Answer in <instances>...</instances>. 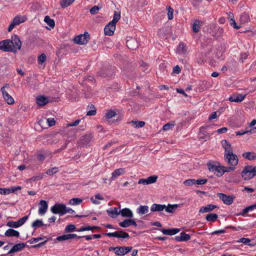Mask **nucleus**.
<instances>
[{
	"instance_id": "obj_51",
	"label": "nucleus",
	"mask_w": 256,
	"mask_h": 256,
	"mask_svg": "<svg viewBox=\"0 0 256 256\" xmlns=\"http://www.w3.org/2000/svg\"><path fill=\"white\" fill-rule=\"evenodd\" d=\"M182 242L188 241L190 240V236L188 234H187L184 232H182L180 234Z\"/></svg>"
},
{
	"instance_id": "obj_9",
	"label": "nucleus",
	"mask_w": 256,
	"mask_h": 256,
	"mask_svg": "<svg viewBox=\"0 0 256 256\" xmlns=\"http://www.w3.org/2000/svg\"><path fill=\"white\" fill-rule=\"evenodd\" d=\"M208 169L218 176H221L224 174L223 166L209 164Z\"/></svg>"
},
{
	"instance_id": "obj_18",
	"label": "nucleus",
	"mask_w": 256,
	"mask_h": 256,
	"mask_svg": "<svg viewBox=\"0 0 256 256\" xmlns=\"http://www.w3.org/2000/svg\"><path fill=\"white\" fill-rule=\"evenodd\" d=\"M10 41L12 42V48L13 47H15L18 50H20L21 48L22 42L18 38V37L16 35H14L12 37V40Z\"/></svg>"
},
{
	"instance_id": "obj_57",
	"label": "nucleus",
	"mask_w": 256,
	"mask_h": 256,
	"mask_svg": "<svg viewBox=\"0 0 256 256\" xmlns=\"http://www.w3.org/2000/svg\"><path fill=\"white\" fill-rule=\"evenodd\" d=\"M100 9V8L98 6H95L90 10V12L92 14H95L98 12Z\"/></svg>"
},
{
	"instance_id": "obj_43",
	"label": "nucleus",
	"mask_w": 256,
	"mask_h": 256,
	"mask_svg": "<svg viewBox=\"0 0 256 256\" xmlns=\"http://www.w3.org/2000/svg\"><path fill=\"white\" fill-rule=\"evenodd\" d=\"M200 22L198 20H196L193 24L192 30L194 32H198L200 30Z\"/></svg>"
},
{
	"instance_id": "obj_34",
	"label": "nucleus",
	"mask_w": 256,
	"mask_h": 256,
	"mask_svg": "<svg viewBox=\"0 0 256 256\" xmlns=\"http://www.w3.org/2000/svg\"><path fill=\"white\" fill-rule=\"evenodd\" d=\"M178 207V205L176 204H168L167 206H166L164 208L166 212H167L172 213L174 210Z\"/></svg>"
},
{
	"instance_id": "obj_8",
	"label": "nucleus",
	"mask_w": 256,
	"mask_h": 256,
	"mask_svg": "<svg viewBox=\"0 0 256 256\" xmlns=\"http://www.w3.org/2000/svg\"><path fill=\"white\" fill-rule=\"evenodd\" d=\"M0 50L4 52H12L14 50L12 48V42L10 40H6L0 42Z\"/></svg>"
},
{
	"instance_id": "obj_15",
	"label": "nucleus",
	"mask_w": 256,
	"mask_h": 256,
	"mask_svg": "<svg viewBox=\"0 0 256 256\" xmlns=\"http://www.w3.org/2000/svg\"><path fill=\"white\" fill-rule=\"evenodd\" d=\"M116 29V25L110 22L104 28V31L106 34L112 36Z\"/></svg>"
},
{
	"instance_id": "obj_21",
	"label": "nucleus",
	"mask_w": 256,
	"mask_h": 256,
	"mask_svg": "<svg viewBox=\"0 0 256 256\" xmlns=\"http://www.w3.org/2000/svg\"><path fill=\"white\" fill-rule=\"evenodd\" d=\"M136 212L140 216L147 214L149 211V208L148 206L140 205L136 208Z\"/></svg>"
},
{
	"instance_id": "obj_5",
	"label": "nucleus",
	"mask_w": 256,
	"mask_h": 256,
	"mask_svg": "<svg viewBox=\"0 0 256 256\" xmlns=\"http://www.w3.org/2000/svg\"><path fill=\"white\" fill-rule=\"evenodd\" d=\"M224 160L230 166H236L238 162V159L237 156L234 153L224 155Z\"/></svg>"
},
{
	"instance_id": "obj_32",
	"label": "nucleus",
	"mask_w": 256,
	"mask_h": 256,
	"mask_svg": "<svg viewBox=\"0 0 256 256\" xmlns=\"http://www.w3.org/2000/svg\"><path fill=\"white\" fill-rule=\"evenodd\" d=\"M120 18V13L119 12L115 11L114 12V17L112 20L110 22L114 25Z\"/></svg>"
},
{
	"instance_id": "obj_48",
	"label": "nucleus",
	"mask_w": 256,
	"mask_h": 256,
	"mask_svg": "<svg viewBox=\"0 0 256 256\" xmlns=\"http://www.w3.org/2000/svg\"><path fill=\"white\" fill-rule=\"evenodd\" d=\"M58 171V169L56 167H54L52 168L48 169L46 172V174L50 176H52Z\"/></svg>"
},
{
	"instance_id": "obj_55",
	"label": "nucleus",
	"mask_w": 256,
	"mask_h": 256,
	"mask_svg": "<svg viewBox=\"0 0 256 256\" xmlns=\"http://www.w3.org/2000/svg\"><path fill=\"white\" fill-rule=\"evenodd\" d=\"M44 176V173H40V174H38L37 175L32 178V180L34 181L40 180H42Z\"/></svg>"
},
{
	"instance_id": "obj_17",
	"label": "nucleus",
	"mask_w": 256,
	"mask_h": 256,
	"mask_svg": "<svg viewBox=\"0 0 256 256\" xmlns=\"http://www.w3.org/2000/svg\"><path fill=\"white\" fill-rule=\"evenodd\" d=\"M25 247V244L24 243H19L15 244L8 251V254H12L21 251Z\"/></svg>"
},
{
	"instance_id": "obj_37",
	"label": "nucleus",
	"mask_w": 256,
	"mask_h": 256,
	"mask_svg": "<svg viewBox=\"0 0 256 256\" xmlns=\"http://www.w3.org/2000/svg\"><path fill=\"white\" fill-rule=\"evenodd\" d=\"M74 0H62L60 2V6L63 8H66L70 6Z\"/></svg>"
},
{
	"instance_id": "obj_59",
	"label": "nucleus",
	"mask_w": 256,
	"mask_h": 256,
	"mask_svg": "<svg viewBox=\"0 0 256 256\" xmlns=\"http://www.w3.org/2000/svg\"><path fill=\"white\" fill-rule=\"evenodd\" d=\"M207 179L195 180V184L202 185L206 183Z\"/></svg>"
},
{
	"instance_id": "obj_2",
	"label": "nucleus",
	"mask_w": 256,
	"mask_h": 256,
	"mask_svg": "<svg viewBox=\"0 0 256 256\" xmlns=\"http://www.w3.org/2000/svg\"><path fill=\"white\" fill-rule=\"evenodd\" d=\"M10 88V85L8 84H6L4 86L0 88V92H2V96L5 102L8 104H12L14 103V98L8 94L6 89Z\"/></svg>"
},
{
	"instance_id": "obj_25",
	"label": "nucleus",
	"mask_w": 256,
	"mask_h": 256,
	"mask_svg": "<svg viewBox=\"0 0 256 256\" xmlns=\"http://www.w3.org/2000/svg\"><path fill=\"white\" fill-rule=\"evenodd\" d=\"M36 103L38 105L44 106L48 102V98L44 96H39L36 98Z\"/></svg>"
},
{
	"instance_id": "obj_3",
	"label": "nucleus",
	"mask_w": 256,
	"mask_h": 256,
	"mask_svg": "<svg viewBox=\"0 0 256 256\" xmlns=\"http://www.w3.org/2000/svg\"><path fill=\"white\" fill-rule=\"evenodd\" d=\"M26 20V18L25 16H15L8 28V32H11L16 26L24 22Z\"/></svg>"
},
{
	"instance_id": "obj_1",
	"label": "nucleus",
	"mask_w": 256,
	"mask_h": 256,
	"mask_svg": "<svg viewBox=\"0 0 256 256\" xmlns=\"http://www.w3.org/2000/svg\"><path fill=\"white\" fill-rule=\"evenodd\" d=\"M241 176L243 180H248L256 176V171L252 166H246L242 170Z\"/></svg>"
},
{
	"instance_id": "obj_6",
	"label": "nucleus",
	"mask_w": 256,
	"mask_h": 256,
	"mask_svg": "<svg viewBox=\"0 0 256 256\" xmlns=\"http://www.w3.org/2000/svg\"><path fill=\"white\" fill-rule=\"evenodd\" d=\"M90 38V35L88 32H85L84 34H80L76 36L74 41L76 44H86Z\"/></svg>"
},
{
	"instance_id": "obj_33",
	"label": "nucleus",
	"mask_w": 256,
	"mask_h": 256,
	"mask_svg": "<svg viewBox=\"0 0 256 256\" xmlns=\"http://www.w3.org/2000/svg\"><path fill=\"white\" fill-rule=\"evenodd\" d=\"M100 228L97 226H82L80 228L76 230L78 232H81L86 230H92L94 229H98Z\"/></svg>"
},
{
	"instance_id": "obj_60",
	"label": "nucleus",
	"mask_w": 256,
	"mask_h": 256,
	"mask_svg": "<svg viewBox=\"0 0 256 256\" xmlns=\"http://www.w3.org/2000/svg\"><path fill=\"white\" fill-rule=\"evenodd\" d=\"M92 110H89L87 112L86 115L87 116H94L96 114V109L94 106L92 105Z\"/></svg>"
},
{
	"instance_id": "obj_11",
	"label": "nucleus",
	"mask_w": 256,
	"mask_h": 256,
	"mask_svg": "<svg viewBox=\"0 0 256 256\" xmlns=\"http://www.w3.org/2000/svg\"><path fill=\"white\" fill-rule=\"evenodd\" d=\"M218 196L219 198L227 205L231 204L233 202L234 197L232 196H228L222 193H218Z\"/></svg>"
},
{
	"instance_id": "obj_7",
	"label": "nucleus",
	"mask_w": 256,
	"mask_h": 256,
	"mask_svg": "<svg viewBox=\"0 0 256 256\" xmlns=\"http://www.w3.org/2000/svg\"><path fill=\"white\" fill-rule=\"evenodd\" d=\"M28 218V216H26L19 219L17 222L8 221L6 223V226L10 228H18L24 224Z\"/></svg>"
},
{
	"instance_id": "obj_4",
	"label": "nucleus",
	"mask_w": 256,
	"mask_h": 256,
	"mask_svg": "<svg viewBox=\"0 0 256 256\" xmlns=\"http://www.w3.org/2000/svg\"><path fill=\"white\" fill-rule=\"evenodd\" d=\"M66 206L62 204H56L51 207L50 210L54 214H59L62 216L65 214Z\"/></svg>"
},
{
	"instance_id": "obj_61",
	"label": "nucleus",
	"mask_w": 256,
	"mask_h": 256,
	"mask_svg": "<svg viewBox=\"0 0 256 256\" xmlns=\"http://www.w3.org/2000/svg\"><path fill=\"white\" fill-rule=\"evenodd\" d=\"M174 126V124L168 123L163 126L162 130H168L172 128Z\"/></svg>"
},
{
	"instance_id": "obj_31",
	"label": "nucleus",
	"mask_w": 256,
	"mask_h": 256,
	"mask_svg": "<svg viewBox=\"0 0 256 256\" xmlns=\"http://www.w3.org/2000/svg\"><path fill=\"white\" fill-rule=\"evenodd\" d=\"M131 125L135 128H140L143 127L145 122L142 121H134L132 120L130 122Z\"/></svg>"
},
{
	"instance_id": "obj_44",
	"label": "nucleus",
	"mask_w": 256,
	"mask_h": 256,
	"mask_svg": "<svg viewBox=\"0 0 256 256\" xmlns=\"http://www.w3.org/2000/svg\"><path fill=\"white\" fill-rule=\"evenodd\" d=\"M130 220L131 219L125 220L123 222H120L119 225L122 228H128L130 226Z\"/></svg>"
},
{
	"instance_id": "obj_35",
	"label": "nucleus",
	"mask_w": 256,
	"mask_h": 256,
	"mask_svg": "<svg viewBox=\"0 0 256 256\" xmlns=\"http://www.w3.org/2000/svg\"><path fill=\"white\" fill-rule=\"evenodd\" d=\"M255 207H256V205H252V206H248V207L246 208H245L243 209L242 212L238 214H236V216H240V215L244 216L245 214L248 212H249L252 210Z\"/></svg>"
},
{
	"instance_id": "obj_28",
	"label": "nucleus",
	"mask_w": 256,
	"mask_h": 256,
	"mask_svg": "<svg viewBox=\"0 0 256 256\" xmlns=\"http://www.w3.org/2000/svg\"><path fill=\"white\" fill-rule=\"evenodd\" d=\"M43 226H49L50 225L44 224L41 220H36L32 224V227L34 229L40 228Z\"/></svg>"
},
{
	"instance_id": "obj_42",
	"label": "nucleus",
	"mask_w": 256,
	"mask_h": 256,
	"mask_svg": "<svg viewBox=\"0 0 256 256\" xmlns=\"http://www.w3.org/2000/svg\"><path fill=\"white\" fill-rule=\"evenodd\" d=\"M76 226L72 224L68 225L64 229V231L66 233L76 231Z\"/></svg>"
},
{
	"instance_id": "obj_16",
	"label": "nucleus",
	"mask_w": 256,
	"mask_h": 256,
	"mask_svg": "<svg viewBox=\"0 0 256 256\" xmlns=\"http://www.w3.org/2000/svg\"><path fill=\"white\" fill-rule=\"evenodd\" d=\"M245 96V95L242 94H232L229 98L228 100L231 102H240L244 100Z\"/></svg>"
},
{
	"instance_id": "obj_49",
	"label": "nucleus",
	"mask_w": 256,
	"mask_h": 256,
	"mask_svg": "<svg viewBox=\"0 0 256 256\" xmlns=\"http://www.w3.org/2000/svg\"><path fill=\"white\" fill-rule=\"evenodd\" d=\"M46 56L44 54H41L38 58V64H42L46 60Z\"/></svg>"
},
{
	"instance_id": "obj_36",
	"label": "nucleus",
	"mask_w": 256,
	"mask_h": 256,
	"mask_svg": "<svg viewBox=\"0 0 256 256\" xmlns=\"http://www.w3.org/2000/svg\"><path fill=\"white\" fill-rule=\"evenodd\" d=\"M44 21L51 28H54L55 26V22L54 20L51 19L50 16H46L44 18Z\"/></svg>"
},
{
	"instance_id": "obj_38",
	"label": "nucleus",
	"mask_w": 256,
	"mask_h": 256,
	"mask_svg": "<svg viewBox=\"0 0 256 256\" xmlns=\"http://www.w3.org/2000/svg\"><path fill=\"white\" fill-rule=\"evenodd\" d=\"M218 217V216L216 214L212 213V214H208L206 216V218L208 222H214L216 220Z\"/></svg>"
},
{
	"instance_id": "obj_24",
	"label": "nucleus",
	"mask_w": 256,
	"mask_h": 256,
	"mask_svg": "<svg viewBox=\"0 0 256 256\" xmlns=\"http://www.w3.org/2000/svg\"><path fill=\"white\" fill-rule=\"evenodd\" d=\"M217 208L216 206L214 204H208L204 206H202L199 212L201 213L208 212L212 211L213 210Z\"/></svg>"
},
{
	"instance_id": "obj_50",
	"label": "nucleus",
	"mask_w": 256,
	"mask_h": 256,
	"mask_svg": "<svg viewBox=\"0 0 256 256\" xmlns=\"http://www.w3.org/2000/svg\"><path fill=\"white\" fill-rule=\"evenodd\" d=\"M116 116V113L115 112L112 110H109L107 112L106 114V117L107 119H110Z\"/></svg>"
},
{
	"instance_id": "obj_46",
	"label": "nucleus",
	"mask_w": 256,
	"mask_h": 256,
	"mask_svg": "<svg viewBox=\"0 0 256 256\" xmlns=\"http://www.w3.org/2000/svg\"><path fill=\"white\" fill-rule=\"evenodd\" d=\"M46 238H47L46 236H40L36 238H32L28 241V242H30V244H32L35 242H38L40 240H44V241Z\"/></svg>"
},
{
	"instance_id": "obj_39",
	"label": "nucleus",
	"mask_w": 256,
	"mask_h": 256,
	"mask_svg": "<svg viewBox=\"0 0 256 256\" xmlns=\"http://www.w3.org/2000/svg\"><path fill=\"white\" fill-rule=\"evenodd\" d=\"M82 202V200L78 198H74L70 200V204L71 205H79Z\"/></svg>"
},
{
	"instance_id": "obj_40",
	"label": "nucleus",
	"mask_w": 256,
	"mask_h": 256,
	"mask_svg": "<svg viewBox=\"0 0 256 256\" xmlns=\"http://www.w3.org/2000/svg\"><path fill=\"white\" fill-rule=\"evenodd\" d=\"M250 16L249 15L246 13H243L241 14L240 17V20L242 23H246L248 22L250 20Z\"/></svg>"
},
{
	"instance_id": "obj_56",
	"label": "nucleus",
	"mask_w": 256,
	"mask_h": 256,
	"mask_svg": "<svg viewBox=\"0 0 256 256\" xmlns=\"http://www.w3.org/2000/svg\"><path fill=\"white\" fill-rule=\"evenodd\" d=\"M194 179H188L184 181V184L187 186H190L195 184Z\"/></svg>"
},
{
	"instance_id": "obj_20",
	"label": "nucleus",
	"mask_w": 256,
	"mask_h": 256,
	"mask_svg": "<svg viewBox=\"0 0 256 256\" xmlns=\"http://www.w3.org/2000/svg\"><path fill=\"white\" fill-rule=\"evenodd\" d=\"M126 172L124 168H120L116 169L112 174V177L110 178V182L116 179L117 177L124 174Z\"/></svg>"
},
{
	"instance_id": "obj_58",
	"label": "nucleus",
	"mask_w": 256,
	"mask_h": 256,
	"mask_svg": "<svg viewBox=\"0 0 256 256\" xmlns=\"http://www.w3.org/2000/svg\"><path fill=\"white\" fill-rule=\"evenodd\" d=\"M10 190H9V188H0V194L4 195H8L10 194Z\"/></svg>"
},
{
	"instance_id": "obj_13",
	"label": "nucleus",
	"mask_w": 256,
	"mask_h": 256,
	"mask_svg": "<svg viewBox=\"0 0 256 256\" xmlns=\"http://www.w3.org/2000/svg\"><path fill=\"white\" fill-rule=\"evenodd\" d=\"M38 214L40 215H44L48 208V204L46 201L41 200L39 202Z\"/></svg>"
},
{
	"instance_id": "obj_52",
	"label": "nucleus",
	"mask_w": 256,
	"mask_h": 256,
	"mask_svg": "<svg viewBox=\"0 0 256 256\" xmlns=\"http://www.w3.org/2000/svg\"><path fill=\"white\" fill-rule=\"evenodd\" d=\"M223 171L224 172V173L226 172H233L236 169V166H223Z\"/></svg>"
},
{
	"instance_id": "obj_54",
	"label": "nucleus",
	"mask_w": 256,
	"mask_h": 256,
	"mask_svg": "<svg viewBox=\"0 0 256 256\" xmlns=\"http://www.w3.org/2000/svg\"><path fill=\"white\" fill-rule=\"evenodd\" d=\"M157 179H158V176H152L148 177L147 178V180L148 181V184L154 183L156 181Z\"/></svg>"
},
{
	"instance_id": "obj_64",
	"label": "nucleus",
	"mask_w": 256,
	"mask_h": 256,
	"mask_svg": "<svg viewBox=\"0 0 256 256\" xmlns=\"http://www.w3.org/2000/svg\"><path fill=\"white\" fill-rule=\"evenodd\" d=\"M230 24L231 26H233L234 28L239 29L240 26H237L236 22L234 19L231 18L230 22Z\"/></svg>"
},
{
	"instance_id": "obj_10",
	"label": "nucleus",
	"mask_w": 256,
	"mask_h": 256,
	"mask_svg": "<svg viewBox=\"0 0 256 256\" xmlns=\"http://www.w3.org/2000/svg\"><path fill=\"white\" fill-rule=\"evenodd\" d=\"M105 234L108 237H116L118 238H126L130 237L129 234L122 230L115 232H114L106 233Z\"/></svg>"
},
{
	"instance_id": "obj_29",
	"label": "nucleus",
	"mask_w": 256,
	"mask_h": 256,
	"mask_svg": "<svg viewBox=\"0 0 256 256\" xmlns=\"http://www.w3.org/2000/svg\"><path fill=\"white\" fill-rule=\"evenodd\" d=\"M242 156L246 159L250 160H256V154L254 152H244Z\"/></svg>"
},
{
	"instance_id": "obj_62",
	"label": "nucleus",
	"mask_w": 256,
	"mask_h": 256,
	"mask_svg": "<svg viewBox=\"0 0 256 256\" xmlns=\"http://www.w3.org/2000/svg\"><path fill=\"white\" fill-rule=\"evenodd\" d=\"M22 189L21 186H14L9 188V190H10V193H14L16 192L18 190H20Z\"/></svg>"
},
{
	"instance_id": "obj_22",
	"label": "nucleus",
	"mask_w": 256,
	"mask_h": 256,
	"mask_svg": "<svg viewBox=\"0 0 256 256\" xmlns=\"http://www.w3.org/2000/svg\"><path fill=\"white\" fill-rule=\"evenodd\" d=\"M107 212L110 217L114 218L119 215L120 212L118 208L114 207L107 210Z\"/></svg>"
},
{
	"instance_id": "obj_47",
	"label": "nucleus",
	"mask_w": 256,
	"mask_h": 256,
	"mask_svg": "<svg viewBox=\"0 0 256 256\" xmlns=\"http://www.w3.org/2000/svg\"><path fill=\"white\" fill-rule=\"evenodd\" d=\"M166 10H168V20H172L173 18V8H172L170 6H167Z\"/></svg>"
},
{
	"instance_id": "obj_53",
	"label": "nucleus",
	"mask_w": 256,
	"mask_h": 256,
	"mask_svg": "<svg viewBox=\"0 0 256 256\" xmlns=\"http://www.w3.org/2000/svg\"><path fill=\"white\" fill-rule=\"evenodd\" d=\"M253 130H240V131H238L236 132V136H242L246 134H252V131Z\"/></svg>"
},
{
	"instance_id": "obj_14",
	"label": "nucleus",
	"mask_w": 256,
	"mask_h": 256,
	"mask_svg": "<svg viewBox=\"0 0 256 256\" xmlns=\"http://www.w3.org/2000/svg\"><path fill=\"white\" fill-rule=\"evenodd\" d=\"M222 145L224 149V154L227 155L233 153L231 144L228 142L226 140H222Z\"/></svg>"
},
{
	"instance_id": "obj_23",
	"label": "nucleus",
	"mask_w": 256,
	"mask_h": 256,
	"mask_svg": "<svg viewBox=\"0 0 256 256\" xmlns=\"http://www.w3.org/2000/svg\"><path fill=\"white\" fill-rule=\"evenodd\" d=\"M166 208L165 204H154L150 207V210L152 212H162Z\"/></svg>"
},
{
	"instance_id": "obj_12",
	"label": "nucleus",
	"mask_w": 256,
	"mask_h": 256,
	"mask_svg": "<svg viewBox=\"0 0 256 256\" xmlns=\"http://www.w3.org/2000/svg\"><path fill=\"white\" fill-rule=\"evenodd\" d=\"M116 254L118 256H124L130 252L132 249V246H116Z\"/></svg>"
},
{
	"instance_id": "obj_19",
	"label": "nucleus",
	"mask_w": 256,
	"mask_h": 256,
	"mask_svg": "<svg viewBox=\"0 0 256 256\" xmlns=\"http://www.w3.org/2000/svg\"><path fill=\"white\" fill-rule=\"evenodd\" d=\"M160 231L164 234L173 236L178 233L180 231V229L178 228H172L168 229L163 228L160 230Z\"/></svg>"
},
{
	"instance_id": "obj_45",
	"label": "nucleus",
	"mask_w": 256,
	"mask_h": 256,
	"mask_svg": "<svg viewBox=\"0 0 256 256\" xmlns=\"http://www.w3.org/2000/svg\"><path fill=\"white\" fill-rule=\"evenodd\" d=\"M178 50L180 53L186 54V46L183 43H180L178 46Z\"/></svg>"
},
{
	"instance_id": "obj_27",
	"label": "nucleus",
	"mask_w": 256,
	"mask_h": 256,
	"mask_svg": "<svg viewBox=\"0 0 256 256\" xmlns=\"http://www.w3.org/2000/svg\"><path fill=\"white\" fill-rule=\"evenodd\" d=\"M120 214L122 217L132 218L133 213L128 208H124L120 210Z\"/></svg>"
},
{
	"instance_id": "obj_26",
	"label": "nucleus",
	"mask_w": 256,
	"mask_h": 256,
	"mask_svg": "<svg viewBox=\"0 0 256 256\" xmlns=\"http://www.w3.org/2000/svg\"><path fill=\"white\" fill-rule=\"evenodd\" d=\"M4 234L6 236L8 237H18L20 236V232L18 231L14 230V229L9 228L6 231Z\"/></svg>"
},
{
	"instance_id": "obj_41",
	"label": "nucleus",
	"mask_w": 256,
	"mask_h": 256,
	"mask_svg": "<svg viewBox=\"0 0 256 256\" xmlns=\"http://www.w3.org/2000/svg\"><path fill=\"white\" fill-rule=\"evenodd\" d=\"M71 239L70 234H65L56 238V240L58 241H64Z\"/></svg>"
},
{
	"instance_id": "obj_30",
	"label": "nucleus",
	"mask_w": 256,
	"mask_h": 256,
	"mask_svg": "<svg viewBox=\"0 0 256 256\" xmlns=\"http://www.w3.org/2000/svg\"><path fill=\"white\" fill-rule=\"evenodd\" d=\"M92 140V136L90 135H86L82 136L80 140L82 145H86L88 144Z\"/></svg>"
},
{
	"instance_id": "obj_63",
	"label": "nucleus",
	"mask_w": 256,
	"mask_h": 256,
	"mask_svg": "<svg viewBox=\"0 0 256 256\" xmlns=\"http://www.w3.org/2000/svg\"><path fill=\"white\" fill-rule=\"evenodd\" d=\"M47 122L50 126H54L56 124V121L54 118H48L47 119Z\"/></svg>"
}]
</instances>
